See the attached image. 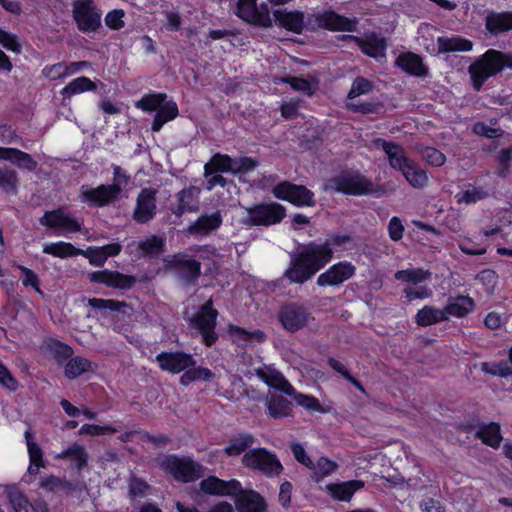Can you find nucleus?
Masks as SVG:
<instances>
[{
	"label": "nucleus",
	"instance_id": "obj_1",
	"mask_svg": "<svg viewBox=\"0 0 512 512\" xmlns=\"http://www.w3.org/2000/svg\"><path fill=\"white\" fill-rule=\"evenodd\" d=\"M329 252L316 243L306 245L291 258L284 275L293 283H304L329 262Z\"/></svg>",
	"mask_w": 512,
	"mask_h": 512
},
{
	"label": "nucleus",
	"instance_id": "obj_2",
	"mask_svg": "<svg viewBox=\"0 0 512 512\" xmlns=\"http://www.w3.org/2000/svg\"><path fill=\"white\" fill-rule=\"evenodd\" d=\"M506 65L510 66L504 54L493 49L488 50L469 66L474 89L479 91L487 79L499 73Z\"/></svg>",
	"mask_w": 512,
	"mask_h": 512
},
{
	"label": "nucleus",
	"instance_id": "obj_3",
	"mask_svg": "<svg viewBox=\"0 0 512 512\" xmlns=\"http://www.w3.org/2000/svg\"><path fill=\"white\" fill-rule=\"evenodd\" d=\"M324 189L331 192L363 195L372 190V184L358 173L343 172L328 179L324 183Z\"/></svg>",
	"mask_w": 512,
	"mask_h": 512
},
{
	"label": "nucleus",
	"instance_id": "obj_4",
	"mask_svg": "<svg viewBox=\"0 0 512 512\" xmlns=\"http://www.w3.org/2000/svg\"><path fill=\"white\" fill-rule=\"evenodd\" d=\"M39 222L42 226L53 231L55 236H68L82 229V222L67 213L62 208L46 211Z\"/></svg>",
	"mask_w": 512,
	"mask_h": 512
},
{
	"label": "nucleus",
	"instance_id": "obj_5",
	"mask_svg": "<svg viewBox=\"0 0 512 512\" xmlns=\"http://www.w3.org/2000/svg\"><path fill=\"white\" fill-rule=\"evenodd\" d=\"M160 466L181 482L195 481L202 476V466L189 458L167 456L160 462Z\"/></svg>",
	"mask_w": 512,
	"mask_h": 512
},
{
	"label": "nucleus",
	"instance_id": "obj_6",
	"mask_svg": "<svg viewBox=\"0 0 512 512\" xmlns=\"http://www.w3.org/2000/svg\"><path fill=\"white\" fill-rule=\"evenodd\" d=\"M217 311L212 307V301H207L190 319V325L197 330L203 337V341L207 346H211L217 340L215 332Z\"/></svg>",
	"mask_w": 512,
	"mask_h": 512
},
{
	"label": "nucleus",
	"instance_id": "obj_7",
	"mask_svg": "<svg viewBox=\"0 0 512 512\" xmlns=\"http://www.w3.org/2000/svg\"><path fill=\"white\" fill-rule=\"evenodd\" d=\"M72 13L78 29L82 32H94L101 25V11L93 0H75Z\"/></svg>",
	"mask_w": 512,
	"mask_h": 512
},
{
	"label": "nucleus",
	"instance_id": "obj_8",
	"mask_svg": "<svg viewBox=\"0 0 512 512\" xmlns=\"http://www.w3.org/2000/svg\"><path fill=\"white\" fill-rule=\"evenodd\" d=\"M285 216V208L278 203H265L247 209L245 224L269 226L279 223Z\"/></svg>",
	"mask_w": 512,
	"mask_h": 512
},
{
	"label": "nucleus",
	"instance_id": "obj_9",
	"mask_svg": "<svg viewBox=\"0 0 512 512\" xmlns=\"http://www.w3.org/2000/svg\"><path fill=\"white\" fill-rule=\"evenodd\" d=\"M236 15L248 23L263 27L272 26L270 9L261 0H239Z\"/></svg>",
	"mask_w": 512,
	"mask_h": 512
},
{
	"label": "nucleus",
	"instance_id": "obj_10",
	"mask_svg": "<svg viewBox=\"0 0 512 512\" xmlns=\"http://www.w3.org/2000/svg\"><path fill=\"white\" fill-rule=\"evenodd\" d=\"M242 461L246 467L260 470L269 476L278 475L282 470L276 455L264 448L249 450L244 454Z\"/></svg>",
	"mask_w": 512,
	"mask_h": 512
},
{
	"label": "nucleus",
	"instance_id": "obj_11",
	"mask_svg": "<svg viewBox=\"0 0 512 512\" xmlns=\"http://www.w3.org/2000/svg\"><path fill=\"white\" fill-rule=\"evenodd\" d=\"M308 24L313 27L324 28L331 31L347 32H353L357 27L355 18L344 17L333 11H323L311 15L308 18Z\"/></svg>",
	"mask_w": 512,
	"mask_h": 512
},
{
	"label": "nucleus",
	"instance_id": "obj_12",
	"mask_svg": "<svg viewBox=\"0 0 512 512\" xmlns=\"http://www.w3.org/2000/svg\"><path fill=\"white\" fill-rule=\"evenodd\" d=\"M276 198L291 202L296 206H313L314 194L305 186L283 181L273 188Z\"/></svg>",
	"mask_w": 512,
	"mask_h": 512
},
{
	"label": "nucleus",
	"instance_id": "obj_13",
	"mask_svg": "<svg viewBox=\"0 0 512 512\" xmlns=\"http://www.w3.org/2000/svg\"><path fill=\"white\" fill-rule=\"evenodd\" d=\"M312 319L308 310L298 304L291 303L283 306L279 312L282 326L289 332H296L304 328Z\"/></svg>",
	"mask_w": 512,
	"mask_h": 512
},
{
	"label": "nucleus",
	"instance_id": "obj_14",
	"mask_svg": "<svg viewBox=\"0 0 512 512\" xmlns=\"http://www.w3.org/2000/svg\"><path fill=\"white\" fill-rule=\"evenodd\" d=\"M155 361L162 370L173 374H178L196 364L191 354L181 351L159 353Z\"/></svg>",
	"mask_w": 512,
	"mask_h": 512
},
{
	"label": "nucleus",
	"instance_id": "obj_15",
	"mask_svg": "<svg viewBox=\"0 0 512 512\" xmlns=\"http://www.w3.org/2000/svg\"><path fill=\"white\" fill-rule=\"evenodd\" d=\"M355 266L348 261L338 262L321 273L317 278L319 286H338L355 274Z\"/></svg>",
	"mask_w": 512,
	"mask_h": 512
},
{
	"label": "nucleus",
	"instance_id": "obj_16",
	"mask_svg": "<svg viewBox=\"0 0 512 512\" xmlns=\"http://www.w3.org/2000/svg\"><path fill=\"white\" fill-rule=\"evenodd\" d=\"M116 198L114 189L108 185H100L96 188L83 185L79 191V200L91 207L108 205Z\"/></svg>",
	"mask_w": 512,
	"mask_h": 512
},
{
	"label": "nucleus",
	"instance_id": "obj_17",
	"mask_svg": "<svg viewBox=\"0 0 512 512\" xmlns=\"http://www.w3.org/2000/svg\"><path fill=\"white\" fill-rule=\"evenodd\" d=\"M156 212V191L151 188L142 189L136 201L133 218L139 223L149 222Z\"/></svg>",
	"mask_w": 512,
	"mask_h": 512
},
{
	"label": "nucleus",
	"instance_id": "obj_18",
	"mask_svg": "<svg viewBox=\"0 0 512 512\" xmlns=\"http://www.w3.org/2000/svg\"><path fill=\"white\" fill-rule=\"evenodd\" d=\"M376 147H381L385 152L389 165L396 170L403 173L414 161L409 159L404 150L393 142H388L382 138H376L373 140Z\"/></svg>",
	"mask_w": 512,
	"mask_h": 512
},
{
	"label": "nucleus",
	"instance_id": "obj_19",
	"mask_svg": "<svg viewBox=\"0 0 512 512\" xmlns=\"http://www.w3.org/2000/svg\"><path fill=\"white\" fill-rule=\"evenodd\" d=\"M342 39L353 40L361 51L369 57L378 58L385 56L386 40L376 33H370L364 38L354 35H343Z\"/></svg>",
	"mask_w": 512,
	"mask_h": 512
},
{
	"label": "nucleus",
	"instance_id": "obj_20",
	"mask_svg": "<svg viewBox=\"0 0 512 512\" xmlns=\"http://www.w3.org/2000/svg\"><path fill=\"white\" fill-rule=\"evenodd\" d=\"M200 488L207 494L234 496L241 491V483L235 479L224 481L215 476H210L200 482Z\"/></svg>",
	"mask_w": 512,
	"mask_h": 512
},
{
	"label": "nucleus",
	"instance_id": "obj_21",
	"mask_svg": "<svg viewBox=\"0 0 512 512\" xmlns=\"http://www.w3.org/2000/svg\"><path fill=\"white\" fill-rule=\"evenodd\" d=\"M90 280L117 289H129L135 283L134 277L109 270L93 272L90 275Z\"/></svg>",
	"mask_w": 512,
	"mask_h": 512
},
{
	"label": "nucleus",
	"instance_id": "obj_22",
	"mask_svg": "<svg viewBox=\"0 0 512 512\" xmlns=\"http://www.w3.org/2000/svg\"><path fill=\"white\" fill-rule=\"evenodd\" d=\"M275 22L282 28L301 33L305 25L304 13L298 10L289 11L287 9H278L274 13Z\"/></svg>",
	"mask_w": 512,
	"mask_h": 512
},
{
	"label": "nucleus",
	"instance_id": "obj_23",
	"mask_svg": "<svg viewBox=\"0 0 512 512\" xmlns=\"http://www.w3.org/2000/svg\"><path fill=\"white\" fill-rule=\"evenodd\" d=\"M234 496L238 512H264L266 510L263 497L255 491H244L241 488V491Z\"/></svg>",
	"mask_w": 512,
	"mask_h": 512
},
{
	"label": "nucleus",
	"instance_id": "obj_24",
	"mask_svg": "<svg viewBox=\"0 0 512 512\" xmlns=\"http://www.w3.org/2000/svg\"><path fill=\"white\" fill-rule=\"evenodd\" d=\"M165 240L162 237L153 235L140 241H133L127 245L131 254L138 257L155 256L162 252Z\"/></svg>",
	"mask_w": 512,
	"mask_h": 512
},
{
	"label": "nucleus",
	"instance_id": "obj_25",
	"mask_svg": "<svg viewBox=\"0 0 512 512\" xmlns=\"http://www.w3.org/2000/svg\"><path fill=\"white\" fill-rule=\"evenodd\" d=\"M364 487L361 480H349L338 483H329L325 486L326 492L336 501L349 502L356 491Z\"/></svg>",
	"mask_w": 512,
	"mask_h": 512
},
{
	"label": "nucleus",
	"instance_id": "obj_26",
	"mask_svg": "<svg viewBox=\"0 0 512 512\" xmlns=\"http://www.w3.org/2000/svg\"><path fill=\"white\" fill-rule=\"evenodd\" d=\"M256 375L269 387L278 390L287 396L295 393V388L283 376L282 373L271 368H262L256 371Z\"/></svg>",
	"mask_w": 512,
	"mask_h": 512
},
{
	"label": "nucleus",
	"instance_id": "obj_27",
	"mask_svg": "<svg viewBox=\"0 0 512 512\" xmlns=\"http://www.w3.org/2000/svg\"><path fill=\"white\" fill-rule=\"evenodd\" d=\"M395 64L404 72L416 77H424L428 73V68L422 58L412 52L401 53L396 58Z\"/></svg>",
	"mask_w": 512,
	"mask_h": 512
},
{
	"label": "nucleus",
	"instance_id": "obj_28",
	"mask_svg": "<svg viewBox=\"0 0 512 512\" xmlns=\"http://www.w3.org/2000/svg\"><path fill=\"white\" fill-rule=\"evenodd\" d=\"M474 306L475 302L471 297L459 295L448 299L443 312L446 316V320L450 317L463 318L472 312Z\"/></svg>",
	"mask_w": 512,
	"mask_h": 512
},
{
	"label": "nucleus",
	"instance_id": "obj_29",
	"mask_svg": "<svg viewBox=\"0 0 512 512\" xmlns=\"http://www.w3.org/2000/svg\"><path fill=\"white\" fill-rule=\"evenodd\" d=\"M200 190L191 186L183 189L177 194V205L172 209L173 213L181 216L186 212H194L198 209Z\"/></svg>",
	"mask_w": 512,
	"mask_h": 512
},
{
	"label": "nucleus",
	"instance_id": "obj_30",
	"mask_svg": "<svg viewBox=\"0 0 512 512\" xmlns=\"http://www.w3.org/2000/svg\"><path fill=\"white\" fill-rule=\"evenodd\" d=\"M0 160L10 161L20 169L29 171L37 167V162L30 154L17 148L0 147Z\"/></svg>",
	"mask_w": 512,
	"mask_h": 512
},
{
	"label": "nucleus",
	"instance_id": "obj_31",
	"mask_svg": "<svg viewBox=\"0 0 512 512\" xmlns=\"http://www.w3.org/2000/svg\"><path fill=\"white\" fill-rule=\"evenodd\" d=\"M25 440L29 455L28 473L31 475L38 474L40 468L44 467L43 452L41 447L34 441V435L27 430L25 432Z\"/></svg>",
	"mask_w": 512,
	"mask_h": 512
},
{
	"label": "nucleus",
	"instance_id": "obj_32",
	"mask_svg": "<svg viewBox=\"0 0 512 512\" xmlns=\"http://www.w3.org/2000/svg\"><path fill=\"white\" fill-rule=\"evenodd\" d=\"M486 28L493 34L512 29V12H489L486 16Z\"/></svg>",
	"mask_w": 512,
	"mask_h": 512
},
{
	"label": "nucleus",
	"instance_id": "obj_33",
	"mask_svg": "<svg viewBox=\"0 0 512 512\" xmlns=\"http://www.w3.org/2000/svg\"><path fill=\"white\" fill-rule=\"evenodd\" d=\"M178 113L177 104L172 100H165L154 116L151 129L155 132L160 131L164 124L174 120Z\"/></svg>",
	"mask_w": 512,
	"mask_h": 512
},
{
	"label": "nucleus",
	"instance_id": "obj_34",
	"mask_svg": "<svg viewBox=\"0 0 512 512\" xmlns=\"http://www.w3.org/2000/svg\"><path fill=\"white\" fill-rule=\"evenodd\" d=\"M95 368L96 365L87 358L75 356L66 363L64 373L67 378L75 379L86 372L94 371Z\"/></svg>",
	"mask_w": 512,
	"mask_h": 512
},
{
	"label": "nucleus",
	"instance_id": "obj_35",
	"mask_svg": "<svg viewBox=\"0 0 512 512\" xmlns=\"http://www.w3.org/2000/svg\"><path fill=\"white\" fill-rule=\"evenodd\" d=\"M234 159L228 155L216 153L209 162L204 165V176L208 177L211 172H231L234 174Z\"/></svg>",
	"mask_w": 512,
	"mask_h": 512
},
{
	"label": "nucleus",
	"instance_id": "obj_36",
	"mask_svg": "<svg viewBox=\"0 0 512 512\" xmlns=\"http://www.w3.org/2000/svg\"><path fill=\"white\" fill-rule=\"evenodd\" d=\"M446 321V316L443 309L436 308L434 306L426 305L415 315V322L419 326H430L436 323Z\"/></svg>",
	"mask_w": 512,
	"mask_h": 512
},
{
	"label": "nucleus",
	"instance_id": "obj_37",
	"mask_svg": "<svg viewBox=\"0 0 512 512\" xmlns=\"http://www.w3.org/2000/svg\"><path fill=\"white\" fill-rule=\"evenodd\" d=\"M43 253L52 255L57 258H68L79 255L81 249L76 248L73 244L64 241L51 242L43 245Z\"/></svg>",
	"mask_w": 512,
	"mask_h": 512
},
{
	"label": "nucleus",
	"instance_id": "obj_38",
	"mask_svg": "<svg viewBox=\"0 0 512 512\" xmlns=\"http://www.w3.org/2000/svg\"><path fill=\"white\" fill-rule=\"evenodd\" d=\"M477 436L486 444L493 448L499 447L502 436L500 425L496 422L482 424L477 430Z\"/></svg>",
	"mask_w": 512,
	"mask_h": 512
},
{
	"label": "nucleus",
	"instance_id": "obj_39",
	"mask_svg": "<svg viewBox=\"0 0 512 512\" xmlns=\"http://www.w3.org/2000/svg\"><path fill=\"white\" fill-rule=\"evenodd\" d=\"M221 223L222 218L219 212L212 213L211 215H203L189 227V232L208 234L217 229Z\"/></svg>",
	"mask_w": 512,
	"mask_h": 512
},
{
	"label": "nucleus",
	"instance_id": "obj_40",
	"mask_svg": "<svg viewBox=\"0 0 512 512\" xmlns=\"http://www.w3.org/2000/svg\"><path fill=\"white\" fill-rule=\"evenodd\" d=\"M229 334L233 341L240 346H246L254 341L262 342L265 340V334L261 330L246 331L238 326H229Z\"/></svg>",
	"mask_w": 512,
	"mask_h": 512
},
{
	"label": "nucleus",
	"instance_id": "obj_41",
	"mask_svg": "<svg viewBox=\"0 0 512 512\" xmlns=\"http://www.w3.org/2000/svg\"><path fill=\"white\" fill-rule=\"evenodd\" d=\"M268 414L273 418L287 417L291 413V402L280 395L272 394L266 403Z\"/></svg>",
	"mask_w": 512,
	"mask_h": 512
},
{
	"label": "nucleus",
	"instance_id": "obj_42",
	"mask_svg": "<svg viewBox=\"0 0 512 512\" xmlns=\"http://www.w3.org/2000/svg\"><path fill=\"white\" fill-rule=\"evenodd\" d=\"M56 459H70L75 463L77 469H82L88 460V454L84 448V446L74 443L70 445L67 449L58 453L55 456Z\"/></svg>",
	"mask_w": 512,
	"mask_h": 512
},
{
	"label": "nucleus",
	"instance_id": "obj_43",
	"mask_svg": "<svg viewBox=\"0 0 512 512\" xmlns=\"http://www.w3.org/2000/svg\"><path fill=\"white\" fill-rule=\"evenodd\" d=\"M177 270L179 275L188 281L195 280L199 274L201 265L196 260L190 259L186 256L176 257Z\"/></svg>",
	"mask_w": 512,
	"mask_h": 512
},
{
	"label": "nucleus",
	"instance_id": "obj_44",
	"mask_svg": "<svg viewBox=\"0 0 512 512\" xmlns=\"http://www.w3.org/2000/svg\"><path fill=\"white\" fill-rule=\"evenodd\" d=\"M432 273L422 268H409L399 270L394 274L395 279L414 285L430 280Z\"/></svg>",
	"mask_w": 512,
	"mask_h": 512
},
{
	"label": "nucleus",
	"instance_id": "obj_45",
	"mask_svg": "<svg viewBox=\"0 0 512 512\" xmlns=\"http://www.w3.org/2000/svg\"><path fill=\"white\" fill-rule=\"evenodd\" d=\"M309 469L312 471V478L316 482H319L325 477H328L336 472L338 469V464L335 461L323 456L318 458L315 463L313 462V466L309 467Z\"/></svg>",
	"mask_w": 512,
	"mask_h": 512
},
{
	"label": "nucleus",
	"instance_id": "obj_46",
	"mask_svg": "<svg viewBox=\"0 0 512 512\" xmlns=\"http://www.w3.org/2000/svg\"><path fill=\"white\" fill-rule=\"evenodd\" d=\"M96 85L88 77H78L70 81L62 90L61 94L64 97L70 98L73 95L80 94L87 91H94Z\"/></svg>",
	"mask_w": 512,
	"mask_h": 512
},
{
	"label": "nucleus",
	"instance_id": "obj_47",
	"mask_svg": "<svg viewBox=\"0 0 512 512\" xmlns=\"http://www.w3.org/2000/svg\"><path fill=\"white\" fill-rule=\"evenodd\" d=\"M402 175L414 188H422L427 185L429 176L427 172L413 162Z\"/></svg>",
	"mask_w": 512,
	"mask_h": 512
},
{
	"label": "nucleus",
	"instance_id": "obj_48",
	"mask_svg": "<svg viewBox=\"0 0 512 512\" xmlns=\"http://www.w3.org/2000/svg\"><path fill=\"white\" fill-rule=\"evenodd\" d=\"M166 99L167 95L164 93H149L145 94L139 101H137L135 106L144 112L157 113Z\"/></svg>",
	"mask_w": 512,
	"mask_h": 512
},
{
	"label": "nucleus",
	"instance_id": "obj_49",
	"mask_svg": "<svg viewBox=\"0 0 512 512\" xmlns=\"http://www.w3.org/2000/svg\"><path fill=\"white\" fill-rule=\"evenodd\" d=\"M439 49L442 52H454V51H470L472 49V43L469 40L462 38H438Z\"/></svg>",
	"mask_w": 512,
	"mask_h": 512
},
{
	"label": "nucleus",
	"instance_id": "obj_50",
	"mask_svg": "<svg viewBox=\"0 0 512 512\" xmlns=\"http://www.w3.org/2000/svg\"><path fill=\"white\" fill-rule=\"evenodd\" d=\"M254 444V437L250 434H240L233 438L226 446L225 452L229 456H237Z\"/></svg>",
	"mask_w": 512,
	"mask_h": 512
},
{
	"label": "nucleus",
	"instance_id": "obj_51",
	"mask_svg": "<svg viewBox=\"0 0 512 512\" xmlns=\"http://www.w3.org/2000/svg\"><path fill=\"white\" fill-rule=\"evenodd\" d=\"M351 242V237L346 234H334L326 239L323 243H316V246H322L329 253V261L332 258L333 251L343 250L348 243Z\"/></svg>",
	"mask_w": 512,
	"mask_h": 512
},
{
	"label": "nucleus",
	"instance_id": "obj_52",
	"mask_svg": "<svg viewBox=\"0 0 512 512\" xmlns=\"http://www.w3.org/2000/svg\"><path fill=\"white\" fill-rule=\"evenodd\" d=\"M212 377L213 373L208 368L192 366L188 368V370H186L185 373L181 376L180 382L183 385H188L196 380L208 381L212 379Z\"/></svg>",
	"mask_w": 512,
	"mask_h": 512
},
{
	"label": "nucleus",
	"instance_id": "obj_53",
	"mask_svg": "<svg viewBox=\"0 0 512 512\" xmlns=\"http://www.w3.org/2000/svg\"><path fill=\"white\" fill-rule=\"evenodd\" d=\"M488 192L482 187L469 186L466 190L457 194L458 202L473 204L486 198Z\"/></svg>",
	"mask_w": 512,
	"mask_h": 512
},
{
	"label": "nucleus",
	"instance_id": "obj_54",
	"mask_svg": "<svg viewBox=\"0 0 512 512\" xmlns=\"http://www.w3.org/2000/svg\"><path fill=\"white\" fill-rule=\"evenodd\" d=\"M481 370L486 374L502 378L512 376V367L505 361L499 363L484 362L481 364Z\"/></svg>",
	"mask_w": 512,
	"mask_h": 512
},
{
	"label": "nucleus",
	"instance_id": "obj_55",
	"mask_svg": "<svg viewBox=\"0 0 512 512\" xmlns=\"http://www.w3.org/2000/svg\"><path fill=\"white\" fill-rule=\"evenodd\" d=\"M18 184L16 171L10 168L0 169V188L5 192H15Z\"/></svg>",
	"mask_w": 512,
	"mask_h": 512
},
{
	"label": "nucleus",
	"instance_id": "obj_56",
	"mask_svg": "<svg viewBox=\"0 0 512 512\" xmlns=\"http://www.w3.org/2000/svg\"><path fill=\"white\" fill-rule=\"evenodd\" d=\"M13 265L15 267H17L22 272L21 282H22L23 286H25V287L31 286L32 288L35 289V291L37 293L42 294V291L39 286V278H38L37 274L33 270H31L23 265H20L16 262H14Z\"/></svg>",
	"mask_w": 512,
	"mask_h": 512
},
{
	"label": "nucleus",
	"instance_id": "obj_57",
	"mask_svg": "<svg viewBox=\"0 0 512 512\" xmlns=\"http://www.w3.org/2000/svg\"><path fill=\"white\" fill-rule=\"evenodd\" d=\"M9 499L15 512H33L35 510L26 496L19 491H11Z\"/></svg>",
	"mask_w": 512,
	"mask_h": 512
},
{
	"label": "nucleus",
	"instance_id": "obj_58",
	"mask_svg": "<svg viewBox=\"0 0 512 512\" xmlns=\"http://www.w3.org/2000/svg\"><path fill=\"white\" fill-rule=\"evenodd\" d=\"M289 396L292 397L299 406H301L309 411H313V412L322 411V406H321L320 402L314 396L298 393L296 391L293 395H289Z\"/></svg>",
	"mask_w": 512,
	"mask_h": 512
},
{
	"label": "nucleus",
	"instance_id": "obj_59",
	"mask_svg": "<svg viewBox=\"0 0 512 512\" xmlns=\"http://www.w3.org/2000/svg\"><path fill=\"white\" fill-rule=\"evenodd\" d=\"M129 180V175L120 166L113 165V183L108 186L114 189L116 197L120 194L122 187L129 183Z\"/></svg>",
	"mask_w": 512,
	"mask_h": 512
},
{
	"label": "nucleus",
	"instance_id": "obj_60",
	"mask_svg": "<svg viewBox=\"0 0 512 512\" xmlns=\"http://www.w3.org/2000/svg\"><path fill=\"white\" fill-rule=\"evenodd\" d=\"M403 293L409 302L416 299H428L432 297L433 290L428 286H419L417 288L407 286L403 289Z\"/></svg>",
	"mask_w": 512,
	"mask_h": 512
},
{
	"label": "nucleus",
	"instance_id": "obj_61",
	"mask_svg": "<svg viewBox=\"0 0 512 512\" xmlns=\"http://www.w3.org/2000/svg\"><path fill=\"white\" fill-rule=\"evenodd\" d=\"M66 62H59L52 65H46L41 73L42 75L50 81H55L59 79L66 78Z\"/></svg>",
	"mask_w": 512,
	"mask_h": 512
},
{
	"label": "nucleus",
	"instance_id": "obj_62",
	"mask_svg": "<svg viewBox=\"0 0 512 512\" xmlns=\"http://www.w3.org/2000/svg\"><path fill=\"white\" fill-rule=\"evenodd\" d=\"M423 159L431 166L440 167L445 161V155L436 148L426 147L422 150Z\"/></svg>",
	"mask_w": 512,
	"mask_h": 512
},
{
	"label": "nucleus",
	"instance_id": "obj_63",
	"mask_svg": "<svg viewBox=\"0 0 512 512\" xmlns=\"http://www.w3.org/2000/svg\"><path fill=\"white\" fill-rule=\"evenodd\" d=\"M50 352L54 355L57 361L61 362L68 357H71L73 350L70 346L56 340H51L48 344Z\"/></svg>",
	"mask_w": 512,
	"mask_h": 512
},
{
	"label": "nucleus",
	"instance_id": "obj_64",
	"mask_svg": "<svg viewBox=\"0 0 512 512\" xmlns=\"http://www.w3.org/2000/svg\"><path fill=\"white\" fill-rule=\"evenodd\" d=\"M372 89V83L363 78V77H357L351 86V89L348 93L349 99H354L360 95L367 94Z\"/></svg>",
	"mask_w": 512,
	"mask_h": 512
}]
</instances>
